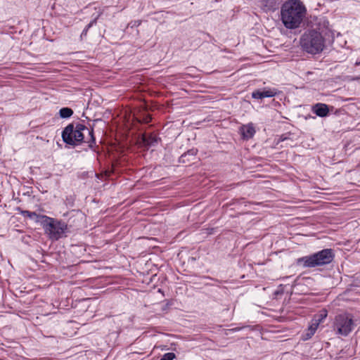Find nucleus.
Masks as SVG:
<instances>
[{"label":"nucleus","instance_id":"1","mask_svg":"<svg viewBox=\"0 0 360 360\" xmlns=\"http://www.w3.org/2000/svg\"><path fill=\"white\" fill-rule=\"evenodd\" d=\"M307 8L300 0H288L281 8V20L288 29L300 27L305 17Z\"/></svg>","mask_w":360,"mask_h":360},{"label":"nucleus","instance_id":"2","mask_svg":"<svg viewBox=\"0 0 360 360\" xmlns=\"http://www.w3.org/2000/svg\"><path fill=\"white\" fill-rule=\"evenodd\" d=\"M63 141L71 146H76L82 141L89 143L91 148L95 143V138L94 136L93 129H89L82 124H69L62 132Z\"/></svg>","mask_w":360,"mask_h":360},{"label":"nucleus","instance_id":"3","mask_svg":"<svg viewBox=\"0 0 360 360\" xmlns=\"http://www.w3.org/2000/svg\"><path fill=\"white\" fill-rule=\"evenodd\" d=\"M302 49L307 53L317 54L325 47V39L321 32L309 30L303 33L300 39Z\"/></svg>","mask_w":360,"mask_h":360},{"label":"nucleus","instance_id":"4","mask_svg":"<svg viewBox=\"0 0 360 360\" xmlns=\"http://www.w3.org/2000/svg\"><path fill=\"white\" fill-rule=\"evenodd\" d=\"M334 257L331 249H324L309 256H305L297 259L298 264L304 267L312 268L330 263Z\"/></svg>","mask_w":360,"mask_h":360},{"label":"nucleus","instance_id":"5","mask_svg":"<svg viewBox=\"0 0 360 360\" xmlns=\"http://www.w3.org/2000/svg\"><path fill=\"white\" fill-rule=\"evenodd\" d=\"M355 327L354 316L352 314L342 312L334 317L332 328L336 335L346 337Z\"/></svg>","mask_w":360,"mask_h":360},{"label":"nucleus","instance_id":"6","mask_svg":"<svg viewBox=\"0 0 360 360\" xmlns=\"http://www.w3.org/2000/svg\"><path fill=\"white\" fill-rule=\"evenodd\" d=\"M41 219H43L41 225L51 239H59L67 229V225L64 222L56 221L47 216Z\"/></svg>","mask_w":360,"mask_h":360},{"label":"nucleus","instance_id":"7","mask_svg":"<svg viewBox=\"0 0 360 360\" xmlns=\"http://www.w3.org/2000/svg\"><path fill=\"white\" fill-rule=\"evenodd\" d=\"M276 94V89H264L263 90H257L253 91L252 94V97L255 99H262L264 98L274 97Z\"/></svg>","mask_w":360,"mask_h":360},{"label":"nucleus","instance_id":"8","mask_svg":"<svg viewBox=\"0 0 360 360\" xmlns=\"http://www.w3.org/2000/svg\"><path fill=\"white\" fill-rule=\"evenodd\" d=\"M312 112L321 117H326L329 113L328 106L325 103H318L312 106Z\"/></svg>","mask_w":360,"mask_h":360},{"label":"nucleus","instance_id":"9","mask_svg":"<svg viewBox=\"0 0 360 360\" xmlns=\"http://www.w3.org/2000/svg\"><path fill=\"white\" fill-rule=\"evenodd\" d=\"M240 133L244 139H251L255 134V129L252 123L244 124L240 128Z\"/></svg>","mask_w":360,"mask_h":360},{"label":"nucleus","instance_id":"10","mask_svg":"<svg viewBox=\"0 0 360 360\" xmlns=\"http://www.w3.org/2000/svg\"><path fill=\"white\" fill-rule=\"evenodd\" d=\"M21 213H22V214L24 217H29L30 219H34L36 222H39L41 224V221H43L41 217H46V215L37 214L34 212H30V211H28V210H23V211L21 212Z\"/></svg>","mask_w":360,"mask_h":360},{"label":"nucleus","instance_id":"11","mask_svg":"<svg viewBox=\"0 0 360 360\" xmlns=\"http://www.w3.org/2000/svg\"><path fill=\"white\" fill-rule=\"evenodd\" d=\"M328 316V311L325 309L321 310L319 314H316L313 318V321L319 326Z\"/></svg>","mask_w":360,"mask_h":360},{"label":"nucleus","instance_id":"12","mask_svg":"<svg viewBox=\"0 0 360 360\" xmlns=\"http://www.w3.org/2000/svg\"><path fill=\"white\" fill-rule=\"evenodd\" d=\"M319 325L317 323H315L313 320L311 321V323L308 328L307 332L305 335L304 340H308L311 338V336L315 333L317 330Z\"/></svg>","mask_w":360,"mask_h":360},{"label":"nucleus","instance_id":"13","mask_svg":"<svg viewBox=\"0 0 360 360\" xmlns=\"http://www.w3.org/2000/svg\"><path fill=\"white\" fill-rule=\"evenodd\" d=\"M59 114L62 118H68L73 114V110L69 108H63L60 110Z\"/></svg>","mask_w":360,"mask_h":360},{"label":"nucleus","instance_id":"14","mask_svg":"<svg viewBox=\"0 0 360 360\" xmlns=\"http://www.w3.org/2000/svg\"><path fill=\"white\" fill-rule=\"evenodd\" d=\"M96 20H97V18H94L93 20H91L86 26V27L84 29V30L82 31V34H81V38L82 39L83 37H86V34H87V32L88 30L94 25L96 23Z\"/></svg>","mask_w":360,"mask_h":360},{"label":"nucleus","instance_id":"15","mask_svg":"<svg viewBox=\"0 0 360 360\" xmlns=\"http://www.w3.org/2000/svg\"><path fill=\"white\" fill-rule=\"evenodd\" d=\"M175 354L173 352H168L163 355L160 360H174Z\"/></svg>","mask_w":360,"mask_h":360},{"label":"nucleus","instance_id":"16","mask_svg":"<svg viewBox=\"0 0 360 360\" xmlns=\"http://www.w3.org/2000/svg\"><path fill=\"white\" fill-rule=\"evenodd\" d=\"M143 141L146 142V143L148 144H153L154 143H156L157 142V139L155 137H153L152 136H150L148 138H146L145 136H143Z\"/></svg>","mask_w":360,"mask_h":360},{"label":"nucleus","instance_id":"17","mask_svg":"<svg viewBox=\"0 0 360 360\" xmlns=\"http://www.w3.org/2000/svg\"><path fill=\"white\" fill-rule=\"evenodd\" d=\"M196 152H197V150H194V149L190 150L186 153H185L184 155H182L181 158L183 159V158H186L188 155H196Z\"/></svg>","mask_w":360,"mask_h":360},{"label":"nucleus","instance_id":"18","mask_svg":"<svg viewBox=\"0 0 360 360\" xmlns=\"http://www.w3.org/2000/svg\"><path fill=\"white\" fill-rule=\"evenodd\" d=\"M151 120V117L149 115L146 116L143 119V122L145 123H148Z\"/></svg>","mask_w":360,"mask_h":360},{"label":"nucleus","instance_id":"19","mask_svg":"<svg viewBox=\"0 0 360 360\" xmlns=\"http://www.w3.org/2000/svg\"><path fill=\"white\" fill-rule=\"evenodd\" d=\"M356 65H360V61H356L355 63Z\"/></svg>","mask_w":360,"mask_h":360},{"label":"nucleus","instance_id":"20","mask_svg":"<svg viewBox=\"0 0 360 360\" xmlns=\"http://www.w3.org/2000/svg\"><path fill=\"white\" fill-rule=\"evenodd\" d=\"M239 330V328H234V329H233V330Z\"/></svg>","mask_w":360,"mask_h":360}]
</instances>
